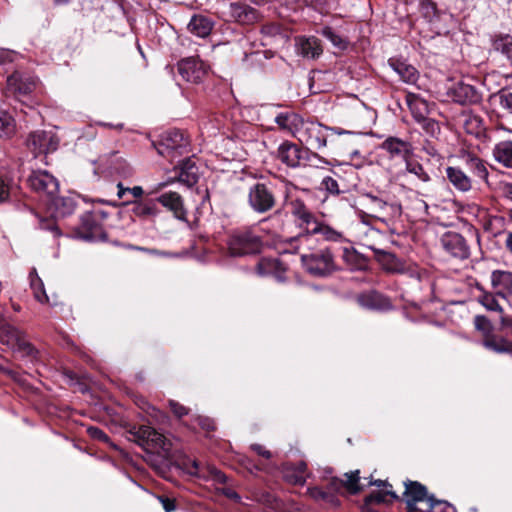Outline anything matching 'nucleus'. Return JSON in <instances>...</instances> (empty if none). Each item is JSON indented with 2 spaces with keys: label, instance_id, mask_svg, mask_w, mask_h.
Segmentation results:
<instances>
[{
  "label": "nucleus",
  "instance_id": "53",
  "mask_svg": "<svg viewBox=\"0 0 512 512\" xmlns=\"http://www.w3.org/2000/svg\"><path fill=\"white\" fill-rule=\"evenodd\" d=\"M87 433L91 438H93L95 440H99V441H102L105 443L109 442L108 435L98 427H94V426L88 427Z\"/></svg>",
  "mask_w": 512,
  "mask_h": 512
},
{
  "label": "nucleus",
  "instance_id": "30",
  "mask_svg": "<svg viewBox=\"0 0 512 512\" xmlns=\"http://www.w3.org/2000/svg\"><path fill=\"white\" fill-rule=\"evenodd\" d=\"M256 269L260 276L273 275L277 281H284V268L277 259L263 258L257 264Z\"/></svg>",
  "mask_w": 512,
  "mask_h": 512
},
{
  "label": "nucleus",
  "instance_id": "19",
  "mask_svg": "<svg viewBox=\"0 0 512 512\" xmlns=\"http://www.w3.org/2000/svg\"><path fill=\"white\" fill-rule=\"evenodd\" d=\"M156 201L171 211L175 218L187 222V210L181 195L177 192H165L157 197Z\"/></svg>",
  "mask_w": 512,
  "mask_h": 512
},
{
  "label": "nucleus",
  "instance_id": "36",
  "mask_svg": "<svg viewBox=\"0 0 512 512\" xmlns=\"http://www.w3.org/2000/svg\"><path fill=\"white\" fill-rule=\"evenodd\" d=\"M483 346L496 353H512V342L500 336H489L483 341Z\"/></svg>",
  "mask_w": 512,
  "mask_h": 512
},
{
  "label": "nucleus",
  "instance_id": "27",
  "mask_svg": "<svg viewBox=\"0 0 512 512\" xmlns=\"http://www.w3.org/2000/svg\"><path fill=\"white\" fill-rule=\"evenodd\" d=\"M178 181L191 187L198 181V168L192 158L183 160L178 168Z\"/></svg>",
  "mask_w": 512,
  "mask_h": 512
},
{
  "label": "nucleus",
  "instance_id": "3",
  "mask_svg": "<svg viewBox=\"0 0 512 512\" xmlns=\"http://www.w3.org/2000/svg\"><path fill=\"white\" fill-rule=\"evenodd\" d=\"M404 500L407 512H431L436 506V498L428 496L426 487L416 481L405 482Z\"/></svg>",
  "mask_w": 512,
  "mask_h": 512
},
{
  "label": "nucleus",
  "instance_id": "24",
  "mask_svg": "<svg viewBox=\"0 0 512 512\" xmlns=\"http://www.w3.org/2000/svg\"><path fill=\"white\" fill-rule=\"evenodd\" d=\"M405 101L416 122H418L419 120H423L430 114L429 103L419 95L412 92H407L405 96Z\"/></svg>",
  "mask_w": 512,
  "mask_h": 512
},
{
  "label": "nucleus",
  "instance_id": "45",
  "mask_svg": "<svg viewBox=\"0 0 512 512\" xmlns=\"http://www.w3.org/2000/svg\"><path fill=\"white\" fill-rule=\"evenodd\" d=\"M466 163L471 169V171L474 173V175H476L478 178H487L488 170L480 158L468 154L466 157Z\"/></svg>",
  "mask_w": 512,
  "mask_h": 512
},
{
  "label": "nucleus",
  "instance_id": "37",
  "mask_svg": "<svg viewBox=\"0 0 512 512\" xmlns=\"http://www.w3.org/2000/svg\"><path fill=\"white\" fill-rule=\"evenodd\" d=\"M310 232H312L313 235L321 234L326 241L343 242L346 240L341 231H338L323 222H320L318 226H315V228H311Z\"/></svg>",
  "mask_w": 512,
  "mask_h": 512
},
{
  "label": "nucleus",
  "instance_id": "29",
  "mask_svg": "<svg viewBox=\"0 0 512 512\" xmlns=\"http://www.w3.org/2000/svg\"><path fill=\"white\" fill-rule=\"evenodd\" d=\"M446 177L461 192H467L472 187L471 179L458 167H447Z\"/></svg>",
  "mask_w": 512,
  "mask_h": 512
},
{
  "label": "nucleus",
  "instance_id": "61",
  "mask_svg": "<svg viewBox=\"0 0 512 512\" xmlns=\"http://www.w3.org/2000/svg\"><path fill=\"white\" fill-rule=\"evenodd\" d=\"M243 464L245 465V467L247 468V470L250 472V473H254V472H257V471H260L262 470V467L260 464H256V463H253L250 459L248 458H245L243 460Z\"/></svg>",
  "mask_w": 512,
  "mask_h": 512
},
{
  "label": "nucleus",
  "instance_id": "12",
  "mask_svg": "<svg viewBox=\"0 0 512 512\" xmlns=\"http://www.w3.org/2000/svg\"><path fill=\"white\" fill-rule=\"evenodd\" d=\"M419 11L421 15L430 23L432 28L441 34L447 30V26L443 24L451 15L437 8L432 0H419Z\"/></svg>",
  "mask_w": 512,
  "mask_h": 512
},
{
  "label": "nucleus",
  "instance_id": "4",
  "mask_svg": "<svg viewBox=\"0 0 512 512\" xmlns=\"http://www.w3.org/2000/svg\"><path fill=\"white\" fill-rule=\"evenodd\" d=\"M247 201L249 207L259 214L270 211L276 204V198L272 187L266 183L260 182L250 186Z\"/></svg>",
  "mask_w": 512,
  "mask_h": 512
},
{
  "label": "nucleus",
  "instance_id": "31",
  "mask_svg": "<svg viewBox=\"0 0 512 512\" xmlns=\"http://www.w3.org/2000/svg\"><path fill=\"white\" fill-rule=\"evenodd\" d=\"M493 157L502 166L512 169V141L503 140L495 144Z\"/></svg>",
  "mask_w": 512,
  "mask_h": 512
},
{
  "label": "nucleus",
  "instance_id": "2",
  "mask_svg": "<svg viewBox=\"0 0 512 512\" xmlns=\"http://www.w3.org/2000/svg\"><path fill=\"white\" fill-rule=\"evenodd\" d=\"M262 241L252 228L234 231L228 241V249L232 256H244L260 252Z\"/></svg>",
  "mask_w": 512,
  "mask_h": 512
},
{
  "label": "nucleus",
  "instance_id": "64",
  "mask_svg": "<svg viewBox=\"0 0 512 512\" xmlns=\"http://www.w3.org/2000/svg\"><path fill=\"white\" fill-rule=\"evenodd\" d=\"M506 237H505V248L507 249V251L509 253L512 254V230L511 231H507L505 233Z\"/></svg>",
  "mask_w": 512,
  "mask_h": 512
},
{
  "label": "nucleus",
  "instance_id": "11",
  "mask_svg": "<svg viewBox=\"0 0 512 512\" xmlns=\"http://www.w3.org/2000/svg\"><path fill=\"white\" fill-rule=\"evenodd\" d=\"M59 145V140L51 131H35L29 135L27 146L36 156L54 152Z\"/></svg>",
  "mask_w": 512,
  "mask_h": 512
},
{
  "label": "nucleus",
  "instance_id": "23",
  "mask_svg": "<svg viewBox=\"0 0 512 512\" xmlns=\"http://www.w3.org/2000/svg\"><path fill=\"white\" fill-rule=\"evenodd\" d=\"M297 53L305 58L315 59L322 54L320 40L314 36L296 38Z\"/></svg>",
  "mask_w": 512,
  "mask_h": 512
},
{
  "label": "nucleus",
  "instance_id": "28",
  "mask_svg": "<svg viewBox=\"0 0 512 512\" xmlns=\"http://www.w3.org/2000/svg\"><path fill=\"white\" fill-rule=\"evenodd\" d=\"M124 204L131 205V213L139 218L154 217L159 213L157 204L154 200L126 201Z\"/></svg>",
  "mask_w": 512,
  "mask_h": 512
},
{
  "label": "nucleus",
  "instance_id": "42",
  "mask_svg": "<svg viewBox=\"0 0 512 512\" xmlns=\"http://www.w3.org/2000/svg\"><path fill=\"white\" fill-rule=\"evenodd\" d=\"M405 171L413 174L421 182H428L431 179L422 164L414 160L412 157L405 161Z\"/></svg>",
  "mask_w": 512,
  "mask_h": 512
},
{
  "label": "nucleus",
  "instance_id": "7",
  "mask_svg": "<svg viewBox=\"0 0 512 512\" xmlns=\"http://www.w3.org/2000/svg\"><path fill=\"white\" fill-rule=\"evenodd\" d=\"M312 157L321 160L317 153L309 149H302L289 141L283 142L277 149V158L291 168L301 166L305 161H310Z\"/></svg>",
  "mask_w": 512,
  "mask_h": 512
},
{
  "label": "nucleus",
  "instance_id": "22",
  "mask_svg": "<svg viewBox=\"0 0 512 512\" xmlns=\"http://www.w3.org/2000/svg\"><path fill=\"white\" fill-rule=\"evenodd\" d=\"M491 285L499 297L506 298L508 295H512V273L494 270L491 274Z\"/></svg>",
  "mask_w": 512,
  "mask_h": 512
},
{
  "label": "nucleus",
  "instance_id": "38",
  "mask_svg": "<svg viewBox=\"0 0 512 512\" xmlns=\"http://www.w3.org/2000/svg\"><path fill=\"white\" fill-rule=\"evenodd\" d=\"M51 204L55 208V217H64L71 214L75 209V203L70 198L50 197Z\"/></svg>",
  "mask_w": 512,
  "mask_h": 512
},
{
  "label": "nucleus",
  "instance_id": "63",
  "mask_svg": "<svg viewBox=\"0 0 512 512\" xmlns=\"http://www.w3.org/2000/svg\"><path fill=\"white\" fill-rule=\"evenodd\" d=\"M128 193L134 198H141L144 194V190L141 186H134L132 188H128Z\"/></svg>",
  "mask_w": 512,
  "mask_h": 512
},
{
  "label": "nucleus",
  "instance_id": "59",
  "mask_svg": "<svg viewBox=\"0 0 512 512\" xmlns=\"http://www.w3.org/2000/svg\"><path fill=\"white\" fill-rule=\"evenodd\" d=\"M159 499H160V501L162 503L163 509L166 512H172V511L175 510V502H174V500H172L170 498H167V497H160Z\"/></svg>",
  "mask_w": 512,
  "mask_h": 512
},
{
  "label": "nucleus",
  "instance_id": "39",
  "mask_svg": "<svg viewBox=\"0 0 512 512\" xmlns=\"http://www.w3.org/2000/svg\"><path fill=\"white\" fill-rule=\"evenodd\" d=\"M493 48L512 63V36L507 34L497 36L493 41Z\"/></svg>",
  "mask_w": 512,
  "mask_h": 512
},
{
  "label": "nucleus",
  "instance_id": "40",
  "mask_svg": "<svg viewBox=\"0 0 512 512\" xmlns=\"http://www.w3.org/2000/svg\"><path fill=\"white\" fill-rule=\"evenodd\" d=\"M30 285L34 293V297L40 303H47L48 296L44 289V284L41 278L38 276L35 269L30 272Z\"/></svg>",
  "mask_w": 512,
  "mask_h": 512
},
{
  "label": "nucleus",
  "instance_id": "9",
  "mask_svg": "<svg viewBox=\"0 0 512 512\" xmlns=\"http://www.w3.org/2000/svg\"><path fill=\"white\" fill-rule=\"evenodd\" d=\"M290 206L291 213L296 219L298 226L305 231L304 234H301L296 238V241H307L313 235V233L310 232L311 228L318 226L321 221L316 218L301 199L292 200Z\"/></svg>",
  "mask_w": 512,
  "mask_h": 512
},
{
  "label": "nucleus",
  "instance_id": "49",
  "mask_svg": "<svg viewBox=\"0 0 512 512\" xmlns=\"http://www.w3.org/2000/svg\"><path fill=\"white\" fill-rule=\"evenodd\" d=\"M417 123H419L423 130L432 137H435L440 133V126L438 122L428 116L423 120H419Z\"/></svg>",
  "mask_w": 512,
  "mask_h": 512
},
{
  "label": "nucleus",
  "instance_id": "5",
  "mask_svg": "<svg viewBox=\"0 0 512 512\" xmlns=\"http://www.w3.org/2000/svg\"><path fill=\"white\" fill-rule=\"evenodd\" d=\"M225 21L240 25H253L260 21L262 15L254 7L243 2H230L224 4L222 11Z\"/></svg>",
  "mask_w": 512,
  "mask_h": 512
},
{
  "label": "nucleus",
  "instance_id": "48",
  "mask_svg": "<svg viewBox=\"0 0 512 512\" xmlns=\"http://www.w3.org/2000/svg\"><path fill=\"white\" fill-rule=\"evenodd\" d=\"M346 481L342 482L343 485L348 489V491L352 494H356L361 490V487L358 485L359 482V471L356 470L351 472L350 474H345Z\"/></svg>",
  "mask_w": 512,
  "mask_h": 512
},
{
  "label": "nucleus",
  "instance_id": "16",
  "mask_svg": "<svg viewBox=\"0 0 512 512\" xmlns=\"http://www.w3.org/2000/svg\"><path fill=\"white\" fill-rule=\"evenodd\" d=\"M28 182L34 191L48 197H53L58 192L59 184L57 179L47 171L33 172L29 176Z\"/></svg>",
  "mask_w": 512,
  "mask_h": 512
},
{
  "label": "nucleus",
  "instance_id": "15",
  "mask_svg": "<svg viewBox=\"0 0 512 512\" xmlns=\"http://www.w3.org/2000/svg\"><path fill=\"white\" fill-rule=\"evenodd\" d=\"M178 72L185 81L199 83L206 76L208 66L199 58L190 57L178 63Z\"/></svg>",
  "mask_w": 512,
  "mask_h": 512
},
{
  "label": "nucleus",
  "instance_id": "62",
  "mask_svg": "<svg viewBox=\"0 0 512 512\" xmlns=\"http://www.w3.org/2000/svg\"><path fill=\"white\" fill-rule=\"evenodd\" d=\"M466 126L469 129L470 126L482 130V120L479 117H471L466 121ZM477 131L476 133H478Z\"/></svg>",
  "mask_w": 512,
  "mask_h": 512
},
{
  "label": "nucleus",
  "instance_id": "50",
  "mask_svg": "<svg viewBox=\"0 0 512 512\" xmlns=\"http://www.w3.org/2000/svg\"><path fill=\"white\" fill-rule=\"evenodd\" d=\"M321 188L331 195H339L340 189L336 179L331 176H325L321 181Z\"/></svg>",
  "mask_w": 512,
  "mask_h": 512
},
{
  "label": "nucleus",
  "instance_id": "46",
  "mask_svg": "<svg viewBox=\"0 0 512 512\" xmlns=\"http://www.w3.org/2000/svg\"><path fill=\"white\" fill-rule=\"evenodd\" d=\"M15 132V121L6 112L0 113V138H9Z\"/></svg>",
  "mask_w": 512,
  "mask_h": 512
},
{
  "label": "nucleus",
  "instance_id": "26",
  "mask_svg": "<svg viewBox=\"0 0 512 512\" xmlns=\"http://www.w3.org/2000/svg\"><path fill=\"white\" fill-rule=\"evenodd\" d=\"M303 121L304 119L294 112L280 113L275 117V122L280 129L287 131L294 137H297Z\"/></svg>",
  "mask_w": 512,
  "mask_h": 512
},
{
  "label": "nucleus",
  "instance_id": "60",
  "mask_svg": "<svg viewBox=\"0 0 512 512\" xmlns=\"http://www.w3.org/2000/svg\"><path fill=\"white\" fill-rule=\"evenodd\" d=\"M221 493L223 495H225L227 498L232 499L236 502H239L241 499L240 495L236 491H234L233 489H231L229 487L222 488Z\"/></svg>",
  "mask_w": 512,
  "mask_h": 512
},
{
  "label": "nucleus",
  "instance_id": "57",
  "mask_svg": "<svg viewBox=\"0 0 512 512\" xmlns=\"http://www.w3.org/2000/svg\"><path fill=\"white\" fill-rule=\"evenodd\" d=\"M16 53L8 49H0V64L14 61Z\"/></svg>",
  "mask_w": 512,
  "mask_h": 512
},
{
  "label": "nucleus",
  "instance_id": "33",
  "mask_svg": "<svg viewBox=\"0 0 512 512\" xmlns=\"http://www.w3.org/2000/svg\"><path fill=\"white\" fill-rule=\"evenodd\" d=\"M490 104L507 115H512V92L501 89L489 98Z\"/></svg>",
  "mask_w": 512,
  "mask_h": 512
},
{
  "label": "nucleus",
  "instance_id": "56",
  "mask_svg": "<svg viewBox=\"0 0 512 512\" xmlns=\"http://www.w3.org/2000/svg\"><path fill=\"white\" fill-rule=\"evenodd\" d=\"M251 450H253L257 455L265 458L270 459L272 458V453L268 449H266L263 445L260 444H252L250 446Z\"/></svg>",
  "mask_w": 512,
  "mask_h": 512
},
{
  "label": "nucleus",
  "instance_id": "41",
  "mask_svg": "<svg viewBox=\"0 0 512 512\" xmlns=\"http://www.w3.org/2000/svg\"><path fill=\"white\" fill-rule=\"evenodd\" d=\"M387 496H390L393 500L398 499V495L392 490H387L385 492H373L365 498L362 512H371L370 505L372 503L380 504L386 502Z\"/></svg>",
  "mask_w": 512,
  "mask_h": 512
},
{
  "label": "nucleus",
  "instance_id": "20",
  "mask_svg": "<svg viewBox=\"0 0 512 512\" xmlns=\"http://www.w3.org/2000/svg\"><path fill=\"white\" fill-rule=\"evenodd\" d=\"M368 205L379 217H399L402 213V207L397 202H389L376 195H366Z\"/></svg>",
  "mask_w": 512,
  "mask_h": 512
},
{
  "label": "nucleus",
  "instance_id": "17",
  "mask_svg": "<svg viewBox=\"0 0 512 512\" xmlns=\"http://www.w3.org/2000/svg\"><path fill=\"white\" fill-rule=\"evenodd\" d=\"M443 249L452 257L466 259L469 257V247L462 235L456 232H446L441 238Z\"/></svg>",
  "mask_w": 512,
  "mask_h": 512
},
{
  "label": "nucleus",
  "instance_id": "10",
  "mask_svg": "<svg viewBox=\"0 0 512 512\" xmlns=\"http://www.w3.org/2000/svg\"><path fill=\"white\" fill-rule=\"evenodd\" d=\"M0 342L23 355L32 356L34 354V348L25 339L24 334L12 325L4 324L0 328Z\"/></svg>",
  "mask_w": 512,
  "mask_h": 512
},
{
  "label": "nucleus",
  "instance_id": "51",
  "mask_svg": "<svg viewBox=\"0 0 512 512\" xmlns=\"http://www.w3.org/2000/svg\"><path fill=\"white\" fill-rule=\"evenodd\" d=\"M12 181L0 175V203H4L9 199Z\"/></svg>",
  "mask_w": 512,
  "mask_h": 512
},
{
  "label": "nucleus",
  "instance_id": "34",
  "mask_svg": "<svg viewBox=\"0 0 512 512\" xmlns=\"http://www.w3.org/2000/svg\"><path fill=\"white\" fill-rule=\"evenodd\" d=\"M211 21L201 15L193 16L188 24L189 31L201 38L208 36L212 31Z\"/></svg>",
  "mask_w": 512,
  "mask_h": 512
},
{
  "label": "nucleus",
  "instance_id": "47",
  "mask_svg": "<svg viewBox=\"0 0 512 512\" xmlns=\"http://www.w3.org/2000/svg\"><path fill=\"white\" fill-rule=\"evenodd\" d=\"M340 256L348 269H354L357 266L358 254L351 246L342 247Z\"/></svg>",
  "mask_w": 512,
  "mask_h": 512
},
{
  "label": "nucleus",
  "instance_id": "58",
  "mask_svg": "<svg viewBox=\"0 0 512 512\" xmlns=\"http://www.w3.org/2000/svg\"><path fill=\"white\" fill-rule=\"evenodd\" d=\"M309 495L316 500H325L328 497V493L321 490L320 488L314 487L308 489Z\"/></svg>",
  "mask_w": 512,
  "mask_h": 512
},
{
  "label": "nucleus",
  "instance_id": "21",
  "mask_svg": "<svg viewBox=\"0 0 512 512\" xmlns=\"http://www.w3.org/2000/svg\"><path fill=\"white\" fill-rule=\"evenodd\" d=\"M82 228L85 230L81 237L86 241L104 240L106 234L97 222V213H87L82 217Z\"/></svg>",
  "mask_w": 512,
  "mask_h": 512
},
{
  "label": "nucleus",
  "instance_id": "52",
  "mask_svg": "<svg viewBox=\"0 0 512 512\" xmlns=\"http://www.w3.org/2000/svg\"><path fill=\"white\" fill-rule=\"evenodd\" d=\"M322 35L328 40H330L333 43V45L337 47H343L344 41L331 28L325 27L322 30Z\"/></svg>",
  "mask_w": 512,
  "mask_h": 512
},
{
  "label": "nucleus",
  "instance_id": "18",
  "mask_svg": "<svg viewBox=\"0 0 512 512\" xmlns=\"http://www.w3.org/2000/svg\"><path fill=\"white\" fill-rule=\"evenodd\" d=\"M380 147L389 154L390 158H401L405 162L408 158L413 157L412 144L398 137L386 138Z\"/></svg>",
  "mask_w": 512,
  "mask_h": 512
},
{
  "label": "nucleus",
  "instance_id": "55",
  "mask_svg": "<svg viewBox=\"0 0 512 512\" xmlns=\"http://www.w3.org/2000/svg\"><path fill=\"white\" fill-rule=\"evenodd\" d=\"M169 406L172 410V412L179 418L183 417L184 415L188 414V410L183 405L179 404L178 402L174 400L169 401Z\"/></svg>",
  "mask_w": 512,
  "mask_h": 512
},
{
  "label": "nucleus",
  "instance_id": "6",
  "mask_svg": "<svg viewBox=\"0 0 512 512\" xmlns=\"http://www.w3.org/2000/svg\"><path fill=\"white\" fill-rule=\"evenodd\" d=\"M301 261L306 270L317 276H323L335 270L334 256L330 249H323L311 254H301Z\"/></svg>",
  "mask_w": 512,
  "mask_h": 512
},
{
  "label": "nucleus",
  "instance_id": "35",
  "mask_svg": "<svg viewBox=\"0 0 512 512\" xmlns=\"http://www.w3.org/2000/svg\"><path fill=\"white\" fill-rule=\"evenodd\" d=\"M389 64L405 83L414 84L417 81L418 73L412 65L398 60L390 61Z\"/></svg>",
  "mask_w": 512,
  "mask_h": 512
},
{
  "label": "nucleus",
  "instance_id": "32",
  "mask_svg": "<svg viewBox=\"0 0 512 512\" xmlns=\"http://www.w3.org/2000/svg\"><path fill=\"white\" fill-rule=\"evenodd\" d=\"M454 100L460 104L475 103L479 100V94L477 90L464 83H459L453 89Z\"/></svg>",
  "mask_w": 512,
  "mask_h": 512
},
{
  "label": "nucleus",
  "instance_id": "1",
  "mask_svg": "<svg viewBox=\"0 0 512 512\" xmlns=\"http://www.w3.org/2000/svg\"><path fill=\"white\" fill-rule=\"evenodd\" d=\"M134 440L145 450L153 451L163 458L172 457V443L154 428L142 425L131 430Z\"/></svg>",
  "mask_w": 512,
  "mask_h": 512
},
{
  "label": "nucleus",
  "instance_id": "25",
  "mask_svg": "<svg viewBox=\"0 0 512 512\" xmlns=\"http://www.w3.org/2000/svg\"><path fill=\"white\" fill-rule=\"evenodd\" d=\"M358 302L362 307L372 310L384 311L392 308L389 298L375 291L360 295Z\"/></svg>",
  "mask_w": 512,
  "mask_h": 512
},
{
  "label": "nucleus",
  "instance_id": "13",
  "mask_svg": "<svg viewBox=\"0 0 512 512\" xmlns=\"http://www.w3.org/2000/svg\"><path fill=\"white\" fill-rule=\"evenodd\" d=\"M182 468L191 476L204 480H213L216 483L226 482L225 474L212 465L201 466L196 460L186 459L182 462Z\"/></svg>",
  "mask_w": 512,
  "mask_h": 512
},
{
  "label": "nucleus",
  "instance_id": "44",
  "mask_svg": "<svg viewBox=\"0 0 512 512\" xmlns=\"http://www.w3.org/2000/svg\"><path fill=\"white\" fill-rule=\"evenodd\" d=\"M477 301L488 311L502 312V307L498 303L497 295L491 292L482 290V293L478 296Z\"/></svg>",
  "mask_w": 512,
  "mask_h": 512
},
{
  "label": "nucleus",
  "instance_id": "43",
  "mask_svg": "<svg viewBox=\"0 0 512 512\" xmlns=\"http://www.w3.org/2000/svg\"><path fill=\"white\" fill-rule=\"evenodd\" d=\"M163 143L168 149H177L186 145L187 141L181 131L170 130L164 134Z\"/></svg>",
  "mask_w": 512,
  "mask_h": 512
},
{
  "label": "nucleus",
  "instance_id": "8",
  "mask_svg": "<svg viewBox=\"0 0 512 512\" xmlns=\"http://www.w3.org/2000/svg\"><path fill=\"white\" fill-rule=\"evenodd\" d=\"M327 132L328 126L304 120L296 138L310 148L320 150L327 145Z\"/></svg>",
  "mask_w": 512,
  "mask_h": 512
},
{
  "label": "nucleus",
  "instance_id": "14",
  "mask_svg": "<svg viewBox=\"0 0 512 512\" xmlns=\"http://www.w3.org/2000/svg\"><path fill=\"white\" fill-rule=\"evenodd\" d=\"M37 84L35 77L16 71L7 78V91L19 98L31 94Z\"/></svg>",
  "mask_w": 512,
  "mask_h": 512
},
{
  "label": "nucleus",
  "instance_id": "54",
  "mask_svg": "<svg viewBox=\"0 0 512 512\" xmlns=\"http://www.w3.org/2000/svg\"><path fill=\"white\" fill-rule=\"evenodd\" d=\"M475 328L479 331L487 332L491 328V323L487 317L483 315H477L474 318Z\"/></svg>",
  "mask_w": 512,
  "mask_h": 512
}]
</instances>
